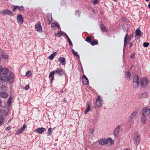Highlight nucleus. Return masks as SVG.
I'll return each mask as SVG.
<instances>
[{
    "instance_id": "f257e3e1",
    "label": "nucleus",
    "mask_w": 150,
    "mask_h": 150,
    "mask_svg": "<svg viewBox=\"0 0 150 150\" xmlns=\"http://www.w3.org/2000/svg\"><path fill=\"white\" fill-rule=\"evenodd\" d=\"M9 70L7 68H3L1 66H0V84L4 81H8L10 83H13L15 77L13 72L10 71L9 74Z\"/></svg>"
},
{
    "instance_id": "f03ea898",
    "label": "nucleus",
    "mask_w": 150,
    "mask_h": 150,
    "mask_svg": "<svg viewBox=\"0 0 150 150\" xmlns=\"http://www.w3.org/2000/svg\"><path fill=\"white\" fill-rule=\"evenodd\" d=\"M133 140L135 145L136 146L138 145L140 140V136L137 134H134L133 138Z\"/></svg>"
},
{
    "instance_id": "7ed1b4c3",
    "label": "nucleus",
    "mask_w": 150,
    "mask_h": 150,
    "mask_svg": "<svg viewBox=\"0 0 150 150\" xmlns=\"http://www.w3.org/2000/svg\"><path fill=\"white\" fill-rule=\"evenodd\" d=\"M0 14H8L10 16H13V13L12 12L8 9H5L1 11L0 12Z\"/></svg>"
},
{
    "instance_id": "20e7f679",
    "label": "nucleus",
    "mask_w": 150,
    "mask_h": 150,
    "mask_svg": "<svg viewBox=\"0 0 150 150\" xmlns=\"http://www.w3.org/2000/svg\"><path fill=\"white\" fill-rule=\"evenodd\" d=\"M138 77L137 75H135L134 78V81L133 82V85L134 87H137L138 86Z\"/></svg>"
},
{
    "instance_id": "39448f33",
    "label": "nucleus",
    "mask_w": 150,
    "mask_h": 150,
    "mask_svg": "<svg viewBox=\"0 0 150 150\" xmlns=\"http://www.w3.org/2000/svg\"><path fill=\"white\" fill-rule=\"evenodd\" d=\"M54 71L56 75L57 76H61L63 75L64 72L63 69L61 68L57 69L56 70H54Z\"/></svg>"
},
{
    "instance_id": "423d86ee",
    "label": "nucleus",
    "mask_w": 150,
    "mask_h": 150,
    "mask_svg": "<svg viewBox=\"0 0 150 150\" xmlns=\"http://www.w3.org/2000/svg\"><path fill=\"white\" fill-rule=\"evenodd\" d=\"M150 113V109L149 108H144L142 111V115L146 116Z\"/></svg>"
},
{
    "instance_id": "0eeeda50",
    "label": "nucleus",
    "mask_w": 150,
    "mask_h": 150,
    "mask_svg": "<svg viewBox=\"0 0 150 150\" xmlns=\"http://www.w3.org/2000/svg\"><path fill=\"white\" fill-rule=\"evenodd\" d=\"M102 99L100 96H98L96 99V105L98 107H100L102 105Z\"/></svg>"
},
{
    "instance_id": "6e6552de",
    "label": "nucleus",
    "mask_w": 150,
    "mask_h": 150,
    "mask_svg": "<svg viewBox=\"0 0 150 150\" xmlns=\"http://www.w3.org/2000/svg\"><path fill=\"white\" fill-rule=\"evenodd\" d=\"M148 83V80L146 78H143L140 80V85L143 87L145 86Z\"/></svg>"
},
{
    "instance_id": "1a4fd4ad",
    "label": "nucleus",
    "mask_w": 150,
    "mask_h": 150,
    "mask_svg": "<svg viewBox=\"0 0 150 150\" xmlns=\"http://www.w3.org/2000/svg\"><path fill=\"white\" fill-rule=\"evenodd\" d=\"M35 28L36 30L38 32L41 33L42 32V28L40 23L38 22L35 25Z\"/></svg>"
},
{
    "instance_id": "9d476101",
    "label": "nucleus",
    "mask_w": 150,
    "mask_h": 150,
    "mask_svg": "<svg viewBox=\"0 0 150 150\" xmlns=\"http://www.w3.org/2000/svg\"><path fill=\"white\" fill-rule=\"evenodd\" d=\"M17 20L18 23L21 25L23 22V19L22 15L21 14H18L17 16Z\"/></svg>"
},
{
    "instance_id": "9b49d317",
    "label": "nucleus",
    "mask_w": 150,
    "mask_h": 150,
    "mask_svg": "<svg viewBox=\"0 0 150 150\" xmlns=\"http://www.w3.org/2000/svg\"><path fill=\"white\" fill-rule=\"evenodd\" d=\"M137 112H134L131 115L129 119V121L130 122H133V119L135 117H137Z\"/></svg>"
},
{
    "instance_id": "f8f14e48",
    "label": "nucleus",
    "mask_w": 150,
    "mask_h": 150,
    "mask_svg": "<svg viewBox=\"0 0 150 150\" xmlns=\"http://www.w3.org/2000/svg\"><path fill=\"white\" fill-rule=\"evenodd\" d=\"M46 129L43 127L39 128L34 131V132L39 134H42L44 132L46 131Z\"/></svg>"
},
{
    "instance_id": "ddd939ff",
    "label": "nucleus",
    "mask_w": 150,
    "mask_h": 150,
    "mask_svg": "<svg viewBox=\"0 0 150 150\" xmlns=\"http://www.w3.org/2000/svg\"><path fill=\"white\" fill-rule=\"evenodd\" d=\"M17 9H18L19 11H21L23 10L24 7L23 6H14V8L13 9V11L15 12Z\"/></svg>"
},
{
    "instance_id": "4468645a",
    "label": "nucleus",
    "mask_w": 150,
    "mask_h": 150,
    "mask_svg": "<svg viewBox=\"0 0 150 150\" xmlns=\"http://www.w3.org/2000/svg\"><path fill=\"white\" fill-rule=\"evenodd\" d=\"M52 28L54 30H56L57 29L60 28V26L58 23L56 22L53 23L51 25Z\"/></svg>"
},
{
    "instance_id": "2eb2a0df",
    "label": "nucleus",
    "mask_w": 150,
    "mask_h": 150,
    "mask_svg": "<svg viewBox=\"0 0 150 150\" xmlns=\"http://www.w3.org/2000/svg\"><path fill=\"white\" fill-rule=\"evenodd\" d=\"M82 80L83 83L84 85H87L89 83L88 79L84 75L83 76L82 78Z\"/></svg>"
},
{
    "instance_id": "dca6fc26",
    "label": "nucleus",
    "mask_w": 150,
    "mask_h": 150,
    "mask_svg": "<svg viewBox=\"0 0 150 150\" xmlns=\"http://www.w3.org/2000/svg\"><path fill=\"white\" fill-rule=\"evenodd\" d=\"M131 40V38H129L127 35V34L124 38V46H126L128 42Z\"/></svg>"
},
{
    "instance_id": "f3484780",
    "label": "nucleus",
    "mask_w": 150,
    "mask_h": 150,
    "mask_svg": "<svg viewBox=\"0 0 150 150\" xmlns=\"http://www.w3.org/2000/svg\"><path fill=\"white\" fill-rule=\"evenodd\" d=\"M99 144L101 145H104L106 144V140L105 138H102L99 141Z\"/></svg>"
},
{
    "instance_id": "a211bd4d",
    "label": "nucleus",
    "mask_w": 150,
    "mask_h": 150,
    "mask_svg": "<svg viewBox=\"0 0 150 150\" xmlns=\"http://www.w3.org/2000/svg\"><path fill=\"white\" fill-rule=\"evenodd\" d=\"M8 110H6L4 109L0 110V115L1 116H4L6 115L8 112Z\"/></svg>"
},
{
    "instance_id": "6ab92c4d",
    "label": "nucleus",
    "mask_w": 150,
    "mask_h": 150,
    "mask_svg": "<svg viewBox=\"0 0 150 150\" xmlns=\"http://www.w3.org/2000/svg\"><path fill=\"white\" fill-rule=\"evenodd\" d=\"M55 74V71H53L52 72H51L49 74V76L50 77H52L51 79V81H52L54 79V74Z\"/></svg>"
},
{
    "instance_id": "aec40b11",
    "label": "nucleus",
    "mask_w": 150,
    "mask_h": 150,
    "mask_svg": "<svg viewBox=\"0 0 150 150\" xmlns=\"http://www.w3.org/2000/svg\"><path fill=\"white\" fill-rule=\"evenodd\" d=\"M0 96L3 98H6L8 96L7 93L4 92H1L0 93Z\"/></svg>"
},
{
    "instance_id": "412c9836",
    "label": "nucleus",
    "mask_w": 150,
    "mask_h": 150,
    "mask_svg": "<svg viewBox=\"0 0 150 150\" xmlns=\"http://www.w3.org/2000/svg\"><path fill=\"white\" fill-rule=\"evenodd\" d=\"M57 54V52H54L53 53L51 54L48 57V58L50 60H52L54 57L56 56Z\"/></svg>"
},
{
    "instance_id": "4be33fe9",
    "label": "nucleus",
    "mask_w": 150,
    "mask_h": 150,
    "mask_svg": "<svg viewBox=\"0 0 150 150\" xmlns=\"http://www.w3.org/2000/svg\"><path fill=\"white\" fill-rule=\"evenodd\" d=\"M120 126L119 125L116 128L114 132V135H116L117 134L119 133V130L120 128Z\"/></svg>"
},
{
    "instance_id": "5701e85b",
    "label": "nucleus",
    "mask_w": 150,
    "mask_h": 150,
    "mask_svg": "<svg viewBox=\"0 0 150 150\" xmlns=\"http://www.w3.org/2000/svg\"><path fill=\"white\" fill-rule=\"evenodd\" d=\"M87 106L84 112V114H86L88 112L90 111L91 110V108L90 105L88 104H87Z\"/></svg>"
},
{
    "instance_id": "b1692460",
    "label": "nucleus",
    "mask_w": 150,
    "mask_h": 150,
    "mask_svg": "<svg viewBox=\"0 0 150 150\" xmlns=\"http://www.w3.org/2000/svg\"><path fill=\"white\" fill-rule=\"evenodd\" d=\"M32 73L31 71H28L26 72V75L28 77H32Z\"/></svg>"
},
{
    "instance_id": "393cba45",
    "label": "nucleus",
    "mask_w": 150,
    "mask_h": 150,
    "mask_svg": "<svg viewBox=\"0 0 150 150\" xmlns=\"http://www.w3.org/2000/svg\"><path fill=\"white\" fill-rule=\"evenodd\" d=\"M146 117L147 116L143 115L142 114V116L141 117V120L143 123H145L146 122Z\"/></svg>"
},
{
    "instance_id": "a878e982",
    "label": "nucleus",
    "mask_w": 150,
    "mask_h": 150,
    "mask_svg": "<svg viewBox=\"0 0 150 150\" xmlns=\"http://www.w3.org/2000/svg\"><path fill=\"white\" fill-rule=\"evenodd\" d=\"M106 144H112L113 143V141L111 138H108L106 140Z\"/></svg>"
},
{
    "instance_id": "bb28decb",
    "label": "nucleus",
    "mask_w": 150,
    "mask_h": 150,
    "mask_svg": "<svg viewBox=\"0 0 150 150\" xmlns=\"http://www.w3.org/2000/svg\"><path fill=\"white\" fill-rule=\"evenodd\" d=\"M59 61L61 63H63L65 61V59L64 58L62 57H60L59 58Z\"/></svg>"
},
{
    "instance_id": "cd10ccee",
    "label": "nucleus",
    "mask_w": 150,
    "mask_h": 150,
    "mask_svg": "<svg viewBox=\"0 0 150 150\" xmlns=\"http://www.w3.org/2000/svg\"><path fill=\"white\" fill-rule=\"evenodd\" d=\"M98 43V42L97 40H92L91 44L92 45H97Z\"/></svg>"
},
{
    "instance_id": "c85d7f7f",
    "label": "nucleus",
    "mask_w": 150,
    "mask_h": 150,
    "mask_svg": "<svg viewBox=\"0 0 150 150\" xmlns=\"http://www.w3.org/2000/svg\"><path fill=\"white\" fill-rule=\"evenodd\" d=\"M72 52L73 54L74 55V56L77 57L79 58V56L78 55V52H77L75 51L72 49Z\"/></svg>"
},
{
    "instance_id": "c756f323",
    "label": "nucleus",
    "mask_w": 150,
    "mask_h": 150,
    "mask_svg": "<svg viewBox=\"0 0 150 150\" xmlns=\"http://www.w3.org/2000/svg\"><path fill=\"white\" fill-rule=\"evenodd\" d=\"M125 77L127 79H129L130 78L131 74L129 72H127L125 73Z\"/></svg>"
},
{
    "instance_id": "7c9ffc66",
    "label": "nucleus",
    "mask_w": 150,
    "mask_h": 150,
    "mask_svg": "<svg viewBox=\"0 0 150 150\" xmlns=\"http://www.w3.org/2000/svg\"><path fill=\"white\" fill-rule=\"evenodd\" d=\"M0 90L2 91L6 90V88L4 85H2L0 87Z\"/></svg>"
},
{
    "instance_id": "2f4dec72",
    "label": "nucleus",
    "mask_w": 150,
    "mask_h": 150,
    "mask_svg": "<svg viewBox=\"0 0 150 150\" xmlns=\"http://www.w3.org/2000/svg\"><path fill=\"white\" fill-rule=\"evenodd\" d=\"M54 35L56 37H60L63 35V33L62 32L60 31L58 33H55Z\"/></svg>"
},
{
    "instance_id": "473e14b6",
    "label": "nucleus",
    "mask_w": 150,
    "mask_h": 150,
    "mask_svg": "<svg viewBox=\"0 0 150 150\" xmlns=\"http://www.w3.org/2000/svg\"><path fill=\"white\" fill-rule=\"evenodd\" d=\"M2 57L3 58L6 59H7L8 58V56L6 53L3 52L2 54Z\"/></svg>"
},
{
    "instance_id": "72a5a7b5",
    "label": "nucleus",
    "mask_w": 150,
    "mask_h": 150,
    "mask_svg": "<svg viewBox=\"0 0 150 150\" xmlns=\"http://www.w3.org/2000/svg\"><path fill=\"white\" fill-rule=\"evenodd\" d=\"M135 33L137 36H139L141 33V31L139 29H137L136 30Z\"/></svg>"
},
{
    "instance_id": "f704fd0d",
    "label": "nucleus",
    "mask_w": 150,
    "mask_h": 150,
    "mask_svg": "<svg viewBox=\"0 0 150 150\" xmlns=\"http://www.w3.org/2000/svg\"><path fill=\"white\" fill-rule=\"evenodd\" d=\"M101 28L102 31L103 32H105L106 31L105 27L103 24L101 26Z\"/></svg>"
},
{
    "instance_id": "c9c22d12",
    "label": "nucleus",
    "mask_w": 150,
    "mask_h": 150,
    "mask_svg": "<svg viewBox=\"0 0 150 150\" xmlns=\"http://www.w3.org/2000/svg\"><path fill=\"white\" fill-rule=\"evenodd\" d=\"M85 40L88 42H90L91 43L92 41V40L90 36H88L87 37Z\"/></svg>"
},
{
    "instance_id": "e433bc0d",
    "label": "nucleus",
    "mask_w": 150,
    "mask_h": 150,
    "mask_svg": "<svg viewBox=\"0 0 150 150\" xmlns=\"http://www.w3.org/2000/svg\"><path fill=\"white\" fill-rule=\"evenodd\" d=\"M12 100V98L11 96H10L8 100L7 103L9 105H10L11 103V101Z\"/></svg>"
},
{
    "instance_id": "4c0bfd02",
    "label": "nucleus",
    "mask_w": 150,
    "mask_h": 150,
    "mask_svg": "<svg viewBox=\"0 0 150 150\" xmlns=\"http://www.w3.org/2000/svg\"><path fill=\"white\" fill-rule=\"evenodd\" d=\"M52 131V128H50L48 130V133L49 135H50L51 134V133Z\"/></svg>"
},
{
    "instance_id": "58836bf2",
    "label": "nucleus",
    "mask_w": 150,
    "mask_h": 150,
    "mask_svg": "<svg viewBox=\"0 0 150 150\" xmlns=\"http://www.w3.org/2000/svg\"><path fill=\"white\" fill-rule=\"evenodd\" d=\"M149 45V44L148 42H144L143 43V45L145 47H147Z\"/></svg>"
},
{
    "instance_id": "ea45409f",
    "label": "nucleus",
    "mask_w": 150,
    "mask_h": 150,
    "mask_svg": "<svg viewBox=\"0 0 150 150\" xmlns=\"http://www.w3.org/2000/svg\"><path fill=\"white\" fill-rule=\"evenodd\" d=\"M48 21L50 23H51L52 21V17L51 16H50L49 18H48Z\"/></svg>"
},
{
    "instance_id": "a19ab883",
    "label": "nucleus",
    "mask_w": 150,
    "mask_h": 150,
    "mask_svg": "<svg viewBox=\"0 0 150 150\" xmlns=\"http://www.w3.org/2000/svg\"><path fill=\"white\" fill-rule=\"evenodd\" d=\"M26 126L25 125H23V126L22 127H21V129L23 131L26 127Z\"/></svg>"
},
{
    "instance_id": "79ce46f5",
    "label": "nucleus",
    "mask_w": 150,
    "mask_h": 150,
    "mask_svg": "<svg viewBox=\"0 0 150 150\" xmlns=\"http://www.w3.org/2000/svg\"><path fill=\"white\" fill-rule=\"evenodd\" d=\"M67 40L68 41V42L69 43V44L70 45H72V42L71 41V40L69 38H68V39H67Z\"/></svg>"
},
{
    "instance_id": "37998d69",
    "label": "nucleus",
    "mask_w": 150,
    "mask_h": 150,
    "mask_svg": "<svg viewBox=\"0 0 150 150\" xmlns=\"http://www.w3.org/2000/svg\"><path fill=\"white\" fill-rule=\"evenodd\" d=\"M23 131L21 129H20L17 132V134H21Z\"/></svg>"
},
{
    "instance_id": "c03bdc74",
    "label": "nucleus",
    "mask_w": 150,
    "mask_h": 150,
    "mask_svg": "<svg viewBox=\"0 0 150 150\" xmlns=\"http://www.w3.org/2000/svg\"><path fill=\"white\" fill-rule=\"evenodd\" d=\"M29 88V85H26V86H25V90H27Z\"/></svg>"
},
{
    "instance_id": "a18cd8bd",
    "label": "nucleus",
    "mask_w": 150,
    "mask_h": 150,
    "mask_svg": "<svg viewBox=\"0 0 150 150\" xmlns=\"http://www.w3.org/2000/svg\"><path fill=\"white\" fill-rule=\"evenodd\" d=\"M80 12L78 10H77L76 13V15H78L79 16V14Z\"/></svg>"
},
{
    "instance_id": "49530a36",
    "label": "nucleus",
    "mask_w": 150,
    "mask_h": 150,
    "mask_svg": "<svg viewBox=\"0 0 150 150\" xmlns=\"http://www.w3.org/2000/svg\"><path fill=\"white\" fill-rule=\"evenodd\" d=\"M98 0H93V4H96L97 3Z\"/></svg>"
},
{
    "instance_id": "de8ad7c7",
    "label": "nucleus",
    "mask_w": 150,
    "mask_h": 150,
    "mask_svg": "<svg viewBox=\"0 0 150 150\" xmlns=\"http://www.w3.org/2000/svg\"><path fill=\"white\" fill-rule=\"evenodd\" d=\"M11 129V126H8L6 129V131H9Z\"/></svg>"
},
{
    "instance_id": "09e8293b",
    "label": "nucleus",
    "mask_w": 150,
    "mask_h": 150,
    "mask_svg": "<svg viewBox=\"0 0 150 150\" xmlns=\"http://www.w3.org/2000/svg\"><path fill=\"white\" fill-rule=\"evenodd\" d=\"M89 132H90V133L91 134H92L94 132V130L93 129H90L89 131Z\"/></svg>"
},
{
    "instance_id": "8fccbe9b",
    "label": "nucleus",
    "mask_w": 150,
    "mask_h": 150,
    "mask_svg": "<svg viewBox=\"0 0 150 150\" xmlns=\"http://www.w3.org/2000/svg\"><path fill=\"white\" fill-rule=\"evenodd\" d=\"M3 120V118H1L0 119V125L1 124Z\"/></svg>"
},
{
    "instance_id": "3c124183",
    "label": "nucleus",
    "mask_w": 150,
    "mask_h": 150,
    "mask_svg": "<svg viewBox=\"0 0 150 150\" xmlns=\"http://www.w3.org/2000/svg\"><path fill=\"white\" fill-rule=\"evenodd\" d=\"M134 56V54H131L130 56V57L131 58H133Z\"/></svg>"
},
{
    "instance_id": "603ef678",
    "label": "nucleus",
    "mask_w": 150,
    "mask_h": 150,
    "mask_svg": "<svg viewBox=\"0 0 150 150\" xmlns=\"http://www.w3.org/2000/svg\"><path fill=\"white\" fill-rule=\"evenodd\" d=\"M65 35L67 38V39L69 38L68 36L66 34H65Z\"/></svg>"
},
{
    "instance_id": "864d4df0",
    "label": "nucleus",
    "mask_w": 150,
    "mask_h": 150,
    "mask_svg": "<svg viewBox=\"0 0 150 150\" xmlns=\"http://www.w3.org/2000/svg\"><path fill=\"white\" fill-rule=\"evenodd\" d=\"M1 100L0 99V107H1Z\"/></svg>"
},
{
    "instance_id": "5fc2aeb1",
    "label": "nucleus",
    "mask_w": 150,
    "mask_h": 150,
    "mask_svg": "<svg viewBox=\"0 0 150 150\" xmlns=\"http://www.w3.org/2000/svg\"><path fill=\"white\" fill-rule=\"evenodd\" d=\"M64 103H66L67 102V100L65 99V100L64 101Z\"/></svg>"
},
{
    "instance_id": "6e6d98bb",
    "label": "nucleus",
    "mask_w": 150,
    "mask_h": 150,
    "mask_svg": "<svg viewBox=\"0 0 150 150\" xmlns=\"http://www.w3.org/2000/svg\"><path fill=\"white\" fill-rule=\"evenodd\" d=\"M60 92L61 93H63V91L62 90H61Z\"/></svg>"
},
{
    "instance_id": "4d7b16f0",
    "label": "nucleus",
    "mask_w": 150,
    "mask_h": 150,
    "mask_svg": "<svg viewBox=\"0 0 150 150\" xmlns=\"http://www.w3.org/2000/svg\"><path fill=\"white\" fill-rule=\"evenodd\" d=\"M149 7L150 8V4L148 5Z\"/></svg>"
},
{
    "instance_id": "13d9d810",
    "label": "nucleus",
    "mask_w": 150,
    "mask_h": 150,
    "mask_svg": "<svg viewBox=\"0 0 150 150\" xmlns=\"http://www.w3.org/2000/svg\"><path fill=\"white\" fill-rule=\"evenodd\" d=\"M147 93H144L143 94L144 95H147Z\"/></svg>"
},
{
    "instance_id": "bf43d9fd",
    "label": "nucleus",
    "mask_w": 150,
    "mask_h": 150,
    "mask_svg": "<svg viewBox=\"0 0 150 150\" xmlns=\"http://www.w3.org/2000/svg\"><path fill=\"white\" fill-rule=\"evenodd\" d=\"M125 150H130L129 149H125Z\"/></svg>"
},
{
    "instance_id": "052dcab7",
    "label": "nucleus",
    "mask_w": 150,
    "mask_h": 150,
    "mask_svg": "<svg viewBox=\"0 0 150 150\" xmlns=\"http://www.w3.org/2000/svg\"><path fill=\"white\" fill-rule=\"evenodd\" d=\"M146 1H149V0H145Z\"/></svg>"
},
{
    "instance_id": "680f3d73",
    "label": "nucleus",
    "mask_w": 150,
    "mask_h": 150,
    "mask_svg": "<svg viewBox=\"0 0 150 150\" xmlns=\"http://www.w3.org/2000/svg\"><path fill=\"white\" fill-rule=\"evenodd\" d=\"M114 1H117V0H114Z\"/></svg>"
},
{
    "instance_id": "e2e57ef3",
    "label": "nucleus",
    "mask_w": 150,
    "mask_h": 150,
    "mask_svg": "<svg viewBox=\"0 0 150 150\" xmlns=\"http://www.w3.org/2000/svg\"><path fill=\"white\" fill-rule=\"evenodd\" d=\"M132 46V45L131 44L130 45V47H131Z\"/></svg>"
}]
</instances>
